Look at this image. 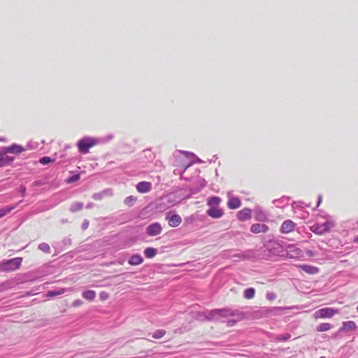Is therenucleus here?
I'll list each match as a JSON object with an SVG mask.
<instances>
[{"mask_svg":"<svg viewBox=\"0 0 358 358\" xmlns=\"http://www.w3.org/2000/svg\"><path fill=\"white\" fill-rule=\"evenodd\" d=\"M13 208H14V207H13V206H7V207L1 208L0 209V218L3 217V216H5L8 213H9Z\"/></svg>","mask_w":358,"mask_h":358,"instance_id":"obj_27","label":"nucleus"},{"mask_svg":"<svg viewBox=\"0 0 358 358\" xmlns=\"http://www.w3.org/2000/svg\"><path fill=\"white\" fill-rule=\"evenodd\" d=\"M338 313V309H334L332 308H323L316 310L313 314V317L315 320H317L319 319L331 318Z\"/></svg>","mask_w":358,"mask_h":358,"instance_id":"obj_2","label":"nucleus"},{"mask_svg":"<svg viewBox=\"0 0 358 358\" xmlns=\"http://www.w3.org/2000/svg\"><path fill=\"white\" fill-rule=\"evenodd\" d=\"M166 334V331L164 329H157L152 334V338L159 339L162 338Z\"/></svg>","mask_w":358,"mask_h":358,"instance_id":"obj_25","label":"nucleus"},{"mask_svg":"<svg viewBox=\"0 0 358 358\" xmlns=\"http://www.w3.org/2000/svg\"><path fill=\"white\" fill-rule=\"evenodd\" d=\"M206 213L208 216L211 217L214 219H218L223 216L224 211L222 208L219 207L210 208Z\"/></svg>","mask_w":358,"mask_h":358,"instance_id":"obj_10","label":"nucleus"},{"mask_svg":"<svg viewBox=\"0 0 358 358\" xmlns=\"http://www.w3.org/2000/svg\"><path fill=\"white\" fill-rule=\"evenodd\" d=\"M136 197L134 196H129L125 198L124 202L128 206H131L136 201Z\"/></svg>","mask_w":358,"mask_h":358,"instance_id":"obj_26","label":"nucleus"},{"mask_svg":"<svg viewBox=\"0 0 358 358\" xmlns=\"http://www.w3.org/2000/svg\"><path fill=\"white\" fill-rule=\"evenodd\" d=\"M237 218L238 220L243 222L248 220L251 218V210L248 208H245L237 213Z\"/></svg>","mask_w":358,"mask_h":358,"instance_id":"obj_13","label":"nucleus"},{"mask_svg":"<svg viewBox=\"0 0 358 358\" xmlns=\"http://www.w3.org/2000/svg\"><path fill=\"white\" fill-rule=\"evenodd\" d=\"M166 220L168 221L169 225L171 227H177L182 222L181 217L171 211L166 214Z\"/></svg>","mask_w":358,"mask_h":358,"instance_id":"obj_6","label":"nucleus"},{"mask_svg":"<svg viewBox=\"0 0 358 358\" xmlns=\"http://www.w3.org/2000/svg\"><path fill=\"white\" fill-rule=\"evenodd\" d=\"M285 252L287 257L292 259L300 258L303 255L302 250L294 245H288Z\"/></svg>","mask_w":358,"mask_h":358,"instance_id":"obj_5","label":"nucleus"},{"mask_svg":"<svg viewBox=\"0 0 358 358\" xmlns=\"http://www.w3.org/2000/svg\"><path fill=\"white\" fill-rule=\"evenodd\" d=\"M136 190L139 193H147L149 192L152 189V184L150 182L142 181L136 185Z\"/></svg>","mask_w":358,"mask_h":358,"instance_id":"obj_11","label":"nucleus"},{"mask_svg":"<svg viewBox=\"0 0 358 358\" xmlns=\"http://www.w3.org/2000/svg\"><path fill=\"white\" fill-rule=\"evenodd\" d=\"M14 161V157L6 155V153L0 152V167L10 165Z\"/></svg>","mask_w":358,"mask_h":358,"instance_id":"obj_14","label":"nucleus"},{"mask_svg":"<svg viewBox=\"0 0 358 358\" xmlns=\"http://www.w3.org/2000/svg\"><path fill=\"white\" fill-rule=\"evenodd\" d=\"M66 291L64 288H61L57 291H49L47 294L48 296H55L60 294H63Z\"/></svg>","mask_w":358,"mask_h":358,"instance_id":"obj_24","label":"nucleus"},{"mask_svg":"<svg viewBox=\"0 0 358 358\" xmlns=\"http://www.w3.org/2000/svg\"><path fill=\"white\" fill-rule=\"evenodd\" d=\"M83 203L76 202L71 205V209L72 211L80 210L83 208Z\"/></svg>","mask_w":358,"mask_h":358,"instance_id":"obj_32","label":"nucleus"},{"mask_svg":"<svg viewBox=\"0 0 358 358\" xmlns=\"http://www.w3.org/2000/svg\"><path fill=\"white\" fill-rule=\"evenodd\" d=\"M79 178H80V176L78 174L74 175V176H71V178H69L68 179V181L69 182H73L78 180Z\"/></svg>","mask_w":358,"mask_h":358,"instance_id":"obj_35","label":"nucleus"},{"mask_svg":"<svg viewBox=\"0 0 358 358\" xmlns=\"http://www.w3.org/2000/svg\"><path fill=\"white\" fill-rule=\"evenodd\" d=\"M38 248L44 252L50 253V248L48 243H42L38 245Z\"/></svg>","mask_w":358,"mask_h":358,"instance_id":"obj_29","label":"nucleus"},{"mask_svg":"<svg viewBox=\"0 0 358 358\" xmlns=\"http://www.w3.org/2000/svg\"><path fill=\"white\" fill-rule=\"evenodd\" d=\"M241 206V201L236 196L231 197L227 201L229 209H237Z\"/></svg>","mask_w":358,"mask_h":358,"instance_id":"obj_15","label":"nucleus"},{"mask_svg":"<svg viewBox=\"0 0 358 358\" xmlns=\"http://www.w3.org/2000/svg\"><path fill=\"white\" fill-rule=\"evenodd\" d=\"M83 301L80 299H76L73 303L72 305L74 307H78L83 305Z\"/></svg>","mask_w":358,"mask_h":358,"instance_id":"obj_36","label":"nucleus"},{"mask_svg":"<svg viewBox=\"0 0 358 358\" xmlns=\"http://www.w3.org/2000/svg\"><path fill=\"white\" fill-rule=\"evenodd\" d=\"M255 294V289L254 288H248L244 291V297L247 299L254 298Z\"/></svg>","mask_w":358,"mask_h":358,"instance_id":"obj_22","label":"nucleus"},{"mask_svg":"<svg viewBox=\"0 0 358 358\" xmlns=\"http://www.w3.org/2000/svg\"><path fill=\"white\" fill-rule=\"evenodd\" d=\"M268 229V227L265 224H253L250 227V231L254 234L266 233Z\"/></svg>","mask_w":358,"mask_h":358,"instance_id":"obj_12","label":"nucleus"},{"mask_svg":"<svg viewBox=\"0 0 358 358\" xmlns=\"http://www.w3.org/2000/svg\"><path fill=\"white\" fill-rule=\"evenodd\" d=\"M97 143V141L92 138H84L80 140L78 143V148L79 151L83 154L89 152L90 148L94 147Z\"/></svg>","mask_w":358,"mask_h":358,"instance_id":"obj_3","label":"nucleus"},{"mask_svg":"<svg viewBox=\"0 0 358 358\" xmlns=\"http://www.w3.org/2000/svg\"><path fill=\"white\" fill-rule=\"evenodd\" d=\"M355 242L358 243V236L355 238Z\"/></svg>","mask_w":358,"mask_h":358,"instance_id":"obj_38","label":"nucleus"},{"mask_svg":"<svg viewBox=\"0 0 358 358\" xmlns=\"http://www.w3.org/2000/svg\"><path fill=\"white\" fill-rule=\"evenodd\" d=\"M96 294L94 290H87L82 293V296L89 301H92L96 298Z\"/></svg>","mask_w":358,"mask_h":358,"instance_id":"obj_19","label":"nucleus"},{"mask_svg":"<svg viewBox=\"0 0 358 358\" xmlns=\"http://www.w3.org/2000/svg\"><path fill=\"white\" fill-rule=\"evenodd\" d=\"M144 255L147 258H152L157 255V250L154 248H147L144 250Z\"/></svg>","mask_w":358,"mask_h":358,"instance_id":"obj_21","label":"nucleus"},{"mask_svg":"<svg viewBox=\"0 0 358 358\" xmlns=\"http://www.w3.org/2000/svg\"><path fill=\"white\" fill-rule=\"evenodd\" d=\"M143 262V257L140 255L136 254V255H132L130 257L129 260L128 261V263H129V264L132 265V266H137V265L142 264Z\"/></svg>","mask_w":358,"mask_h":358,"instance_id":"obj_16","label":"nucleus"},{"mask_svg":"<svg viewBox=\"0 0 358 358\" xmlns=\"http://www.w3.org/2000/svg\"><path fill=\"white\" fill-rule=\"evenodd\" d=\"M266 298L267 300L272 301L277 298V296L273 292H268L266 295Z\"/></svg>","mask_w":358,"mask_h":358,"instance_id":"obj_33","label":"nucleus"},{"mask_svg":"<svg viewBox=\"0 0 358 358\" xmlns=\"http://www.w3.org/2000/svg\"><path fill=\"white\" fill-rule=\"evenodd\" d=\"M357 312H358V306L357 307Z\"/></svg>","mask_w":358,"mask_h":358,"instance_id":"obj_39","label":"nucleus"},{"mask_svg":"<svg viewBox=\"0 0 358 358\" xmlns=\"http://www.w3.org/2000/svg\"><path fill=\"white\" fill-rule=\"evenodd\" d=\"M53 162V159H52L50 157H43L42 158L40 159L39 160V162L43 164V165H46V164H48L50 162Z\"/></svg>","mask_w":358,"mask_h":358,"instance_id":"obj_31","label":"nucleus"},{"mask_svg":"<svg viewBox=\"0 0 358 358\" xmlns=\"http://www.w3.org/2000/svg\"><path fill=\"white\" fill-rule=\"evenodd\" d=\"M357 325L353 321H347L343 323V327L340 329L341 331H353L356 329Z\"/></svg>","mask_w":358,"mask_h":358,"instance_id":"obj_17","label":"nucleus"},{"mask_svg":"<svg viewBox=\"0 0 358 358\" xmlns=\"http://www.w3.org/2000/svg\"><path fill=\"white\" fill-rule=\"evenodd\" d=\"M25 149L20 145L13 143L9 146L3 148L4 153H11L15 155H19L23 152Z\"/></svg>","mask_w":358,"mask_h":358,"instance_id":"obj_8","label":"nucleus"},{"mask_svg":"<svg viewBox=\"0 0 358 358\" xmlns=\"http://www.w3.org/2000/svg\"><path fill=\"white\" fill-rule=\"evenodd\" d=\"M331 325L329 323H321L317 327L318 332L327 331L331 329Z\"/></svg>","mask_w":358,"mask_h":358,"instance_id":"obj_23","label":"nucleus"},{"mask_svg":"<svg viewBox=\"0 0 358 358\" xmlns=\"http://www.w3.org/2000/svg\"><path fill=\"white\" fill-rule=\"evenodd\" d=\"M320 358H323V357H320Z\"/></svg>","mask_w":358,"mask_h":358,"instance_id":"obj_40","label":"nucleus"},{"mask_svg":"<svg viewBox=\"0 0 358 358\" xmlns=\"http://www.w3.org/2000/svg\"><path fill=\"white\" fill-rule=\"evenodd\" d=\"M301 268L307 273L309 274H315L319 271L318 268L310 265H301L300 266Z\"/></svg>","mask_w":358,"mask_h":358,"instance_id":"obj_20","label":"nucleus"},{"mask_svg":"<svg viewBox=\"0 0 358 358\" xmlns=\"http://www.w3.org/2000/svg\"><path fill=\"white\" fill-rule=\"evenodd\" d=\"M221 201V199L218 196H211L208 199L207 205L210 206V208L218 207Z\"/></svg>","mask_w":358,"mask_h":358,"instance_id":"obj_18","label":"nucleus"},{"mask_svg":"<svg viewBox=\"0 0 358 358\" xmlns=\"http://www.w3.org/2000/svg\"><path fill=\"white\" fill-rule=\"evenodd\" d=\"M213 315H219L222 317H227L229 315V311L227 310H215L213 312Z\"/></svg>","mask_w":358,"mask_h":358,"instance_id":"obj_28","label":"nucleus"},{"mask_svg":"<svg viewBox=\"0 0 358 358\" xmlns=\"http://www.w3.org/2000/svg\"><path fill=\"white\" fill-rule=\"evenodd\" d=\"M291 338V335L289 333L280 334L277 336V340L280 341H287Z\"/></svg>","mask_w":358,"mask_h":358,"instance_id":"obj_30","label":"nucleus"},{"mask_svg":"<svg viewBox=\"0 0 358 358\" xmlns=\"http://www.w3.org/2000/svg\"><path fill=\"white\" fill-rule=\"evenodd\" d=\"M296 224L291 220L284 221L280 227V231L282 234H288L293 231L295 229Z\"/></svg>","mask_w":358,"mask_h":358,"instance_id":"obj_9","label":"nucleus"},{"mask_svg":"<svg viewBox=\"0 0 358 358\" xmlns=\"http://www.w3.org/2000/svg\"><path fill=\"white\" fill-rule=\"evenodd\" d=\"M99 296L102 301H105L108 299V294L105 292H101L99 294Z\"/></svg>","mask_w":358,"mask_h":358,"instance_id":"obj_34","label":"nucleus"},{"mask_svg":"<svg viewBox=\"0 0 358 358\" xmlns=\"http://www.w3.org/2000/svg\"><path fill=\"white\" fill-rule=\"evenodd\" d=\"M307 254H308V255H310V256H312V255H313V252H312V251H311V250H308V251L307 252Z\"/></svg>","mask_w":358,"mask_h":358,"instance_id":"obj_37","label":"nucleus"},{"mask_svg":"<svg viewBox=\"0 0 358 358\" xmlns=\"http://www.w3.org/2000/svg\"><path fill=\"white\" fill-rule=\"evenodd\" d=\"M162 231V227L159 222H154L150 224L147 229L146 232L150 236H155L160 234Z\"/></svg>","mask_w":358,"mask_h":358,"instance_id":"obj_7","label":"nucleus"},{"mask_svg":"<svg viewBox=\"0 0 358 358\" xmlns=\"http://www.w3.org/2000/svg\"><path fill=\"white\" fill-rule=\"evenodd\" d=\"M332 223L326 222L322 224H315L310 227V230L317 235H322L329 232L332 227Z\"/></svg>","mask_w":358,"mask_h":358,"instance_id":"obj_4","label":"nucleus"},{"mask_svg":"<svg viewBox=\"0 0 358 358\" xmlns=\"http://www.w3.org/2000/svg\"><path fill=\"white\" fill-rule=\"evenodd\" d=\"M22 259L16 257L3 262L0 265V269L3 271L10 272L18 269L22 264Z\"/></svg>","mask_w":358,"mask_h":358,"instance_id":"obj_1","label":"nucleus"}]
</instances>
